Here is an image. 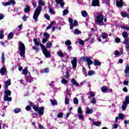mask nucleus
<instances>
[{"label":"nucleus","instance_id":"nucleus-43","mask_svg":"<svg viewBox=\"0 0 129 129\" xmlns=\"http://www.w3.org/2000/svg\"><path fill=\"white\" fill-rule=\"evenodd\" d=\"M53 25H54V22H51L50 25L47 27L46 30H50V28H52V26H53Z\"/></svg>","mask_w":129,"mask_h":129},{"label":"nucleus","instance_id":"nucleus-36","mask_svg":"<svg viewBox=\"0 0 129 129\" xmlns=\"http://www.w3.org/2000/svg\"><path fill=\"white\" fill-rule=\"evenodd\" d=\"M57 55L59 56V57H64V54H63V52H62V51H57Z\"/></svg>","mask_w":129,"mask_h":129},{"label":"nucleus","instance_id":"nucleus-27","mask_svg":"<svg viewBox=\"0 0 129 129\" xmlns=\"http://www.w3.org/2000/svg\"><path fill=\"white\" fill-rule=\"evenodd\" d=\"M49 73V69L45 68L44 69L40 71V73Z\"/></svg>","mask_w":129,"mask_h":129},{"label":"nucleus","instance_id":"nucleus-37","mask_svg":"<svg viewBox=\"0 0 129 129\" xmlns=\"http://www.w3.org/2000/svg\"><path fill=\"white\" fill-rule=\"evenodd\" d=\"M2 5L4 7H7V6H11V3H10V2H3V3H2Z\"/></svg>","mask_w":129,"mask_h":129},{"label":"nucleus","instance_id":"nucleus-16","mask_svg":"<svg viewBox=\"0 0 129 129\" xmlns=\"http://www.w3.org/2000/svg\"><path fill=\"white\" fill-rule=\"evenodd\" d=\"M93 112V110L91 108H90L88 107L86 108V113L87 114H92Z\"/></svg>","mask_w":129,"mask_h":129},{"label":"nucleus","instance_id":"nucleus-23","mask_svg":"<svg viewBox=\"0 0 129 129\" xmlns=\"http://www.w3.org/2000/svg\"><path fill=\"white\" fill-rule=\"evenodd\" d=\"M81 14L84 18H86L88 16V14H87V12L85 11H81Z\"/></svg>","mask_w":129,"mask_h":129},{"label":"nucleus","instance_id":"nucleus-35","mask_svg":"<svg viewBox=\"0 0 129 129\" xmlns=\"http://www.w3.org/2000/svg\"><path fill=\"white\" fill-rule=\"evenodd\" d=\"M115 56H117V57H119V56H120V55H121L122 53H120L119 51H118V50H116L115 51V53H114Z\"/></svg>","mask_w":129,"mask_h":129},{"label":"nucleus","instance_id":"nucleus-24","mask_svg":"<svg viewBox=\"0 0 129 129\" xmlns=\"http://www.w3.org/2000/svg\"><path fill=\"white\" fill-rule=\"evenodd\" d=\"M94 65L95 66H100V65H101V62L98 60H95L94 61Z\"/></svg>","mask_w":129,"mask_h":129},{"label":"nucleus","instance_id":"nucleus-29","mask_svg":"<svg viewBox=\"0 0 129 129\" xmlns=\"http://www.w3.org/2000/svg\"><path fill=\"white\" fill-rule=\"evenodd\" d=\"M21 111H22V110L20 108H16L14 109L15 113H19V112H21Z\"/></svg>","mask_w":129,"mask_h":129},{"label":"nucleus","instance_id":"nucleus-57","mask_svg":"<svg viewBox=\"0 0 129 129\" xmlns=\"http://www.w3.org/2000/svg\"><path fill=\"white\" fill-rule=\"evenodd\" d=\"M46 47L47 48H51V47H52V43H50V42H47L46 43Z\"/></svg>","mask_w":129,"mask_h":129},{"label":"nucleus","instance_id":"nucleus-21","mask_svg":"<svg viewBox=\"0 0 129 129\" xmlns=\"http://www.w3.org/2000/svg\"><path fill=\"white\" fill-rule=\"evenodd\" d=\"M30 6H26L25 9H24V12L26 14H28V13H30Z\"/></svg>","mask_w":129,"mask_h":129},{"label":"nucleus","instance_id":"nucleus-51","mask_svg":"<svg viewBox=\"0 0 129 129\" xmlns=\"http://www.w3.org/2000/svg\"><path fill=\"white\" fill-rule=\"evenodd\" d=\"M128 71H129V66H126L125 69L124 70V72L125 74H127V73H128Z\"/></svg>","mask_w":129,"mask_h":129},{"label":"nucleus","instance_id":"nucleus-55","mask_svg":"<svg viewBox=\"0 0 129 129\" xmlns=\"http://www.w3.org/2000/svg\"><path fill=\"white\" fill-rule=\"evenodd\" d=\"M91 103L93 104H95L96 103V99L95 98H93L91 101Z\"/></svg>","mask_w":129,"mask_h":129},{"label":"nucleus","instance_id":"nucleus-1","mask_svg":"<svg viewBox=\"0 0 129 129\" xmlns=\"http://www.w3.org/2000/svg\"><path fill=\"white\" fill-rule=\"evenodd\" d=\"M45 6V4L42 0L38 1V6L35 9L33 18L35 21V22H38V18H39V16H40V14H41V12H42V7H44Z\"/></svg>","mask_w":129,"mask_h":129},{"label":"nucleus","instance_id":"nucleus-7","mask_svg":"<svg viewBox=\"0 0 129 129\" xmlns=\"http://www.w3.org/2000/svg\"><path fill=\"white\" fill-rule=\"evenodd\" d=\"M40 47L42 49V52L45 55V57L47 58H49L50 57V52L47 50V48H46V47L42 44H40Z\"/></svg>","mask_w":129,"mask_h":129},{"label":"nucleus","instance_id":"nucleus-54","mask_svg":"<svg viewBox=\"0 0 129 129\" xmlns=\"http://www.w3.org/2000/svg\"><path fill=\"white\" fill-rule=\"evenodd\" d=\"M28 16H27L26 15H24L23 17H22V20L23 21V22H27V19H28Z\"/></svg>","mask_w":129,"mask_h":129},{"label":"nucleus","instance_id":"nucleus-5","mask_svg":"<svg viewBox=\"0 0 129 129\" xmlns=\"http://www.w3.org/2000/svg\"><path fill=\"white\" fill-rule=\"evenodd\" d=\"M32 107L35 111H38L39 115H43L44 114V107H38L36 105H33Z\"/></svg>","mask_w":129,"mask_h":129},{"label":"nucleus","instance_id":"nucleus-3","mask_svg":"<svg viewBox=\"0 0 129 129\" xmlns=\"http://www.w3.org/2000/svg\"><path fill=\"white\" fill-rule=\"evenodd\" d=\"M103 20H104V17L102 15H99L97 16L95 19V22L97 25L99 26H103L104 23H103Z\"/></svg>","mask_w":129,"mask_h":129},{"label":"nucleus","instance_id":"nucleus-19","mask_svg":"<svg viewBox=\"0 0 129 129\" xmlns=\"http://www.w3.org/2000/svg\"><path fill=\"white\" fill-rule=\"evenodd\" d=\"M55 3L59 4L60 7H64V2H63V0H55Z\"/></svg>","mask_w":129,"mask_h":129},{"label":"nucleus","instance_id":"nucleus-63","mask_svg":"<svg viewBox=\"0 0 129 129\" xmlns=\"http://www.w3.org/2000/svg\"><path fill=\"white\" fill-rule=\"evenodd\" d=\"M47 41H48L47 38H43L42 40V43H44L45 44V43H46L47 42Z\"/></svg>","mask_w":129,"mask_h":129},{"label":"nucleus","instance_id":"nucleus-38","mask_svg":"<svg viewBox=\"0 0 129 129\" xmlns=\"http://www.w3.org/2000/svg\"><path fill=\"white\" fill-rule=\"evenodd\" d=\"M43 36L45 37V38L48 39L50 37V35L47 33L45 32L43 34Z\"/></svg>","mask_w":129,"mask_h":129},{"label":"nucleus","instance_id":"nucleus-2","mask_svg":"<svg viewBox=\"0 0 129 129\" xmlns=\"http://www.w3.org/2000/svg\"><path fill=\"white\" fill-rule=\"evenodd\" d=\"M18 45H19V51H20V55L21 57H23V58H25V54H26V47H25V44H23L22 41H19L18 42Z\"/></svg>","mask_w":129,"mask_h":129},{"label":"nucleus","instance_id":"nucleus-58","mask_svg":"<svg viewBox=\"0 0 129 129\" xmlns=\"http://www.w3.org/2000/svg\"><path fill=\"white\" fill-rule=\"evenodd\" d=\"M4 38V31L0 30V39Z\"/></svg>","mask_w":129,"mask_h":129},{"label":"nucleus","instance_id":"nucleus-17","mask_svg":"<svg viewBox=\"0 0 129 129\" xmlns=\"http://www.w3.org/2000/svg\"><path fill=\"white\" fill-rule=\"evenodd\" d=\"M26 81H27V82H29V83H31L32 82V81H33V78L32 77V76H31L30 73H29V76L26 77Z\"/></svg>","mask_w":129,"mask_h":129},{"label":"nucleus","instance_id":"nucleus-6","mask_svg":"<svg viewBox=\"0 0 129 129\" xmlns=\"http://www.w3.org/2000/svg\"><path fill=\"white\" fill-rule=\"evenodd\" d=\"M127 104H129V97L128 96H126L125 98V101L123 102V105L121 107V109L122 111H124L126 109V107L127 106Z\"/></svg>","mask_w":129,"mask_h":129},{"label":"nucleus","instance_id":"nucleus-15","mask_svg":"<svg viewBox=\"0 0 129 129\" xmlns=\"http://www.w3.org/2000/svg\"><path fill=\"white\" fill-rule=\"evenodd\" d=\"M11 80H8L7 81L5 82V85H4V88L5 89H8V87L11 85Z\"/></svg>","mask_w":129,"mask_h":129},{"label":"nucleus","instance_id":"nucleus-49","mask_svg":"<svg viewBox=\"0 0 129 129\" xmlns=\"http://www.w3.org/2000/svg\"><path fill=\"white\" fill-rule=\"evenodd\" d=\"M69 11H68V10H64L63 11V12H62V15L63 16H66V15H67L68 14V12Z\"/></svg>","mask_w":129,"mask_h":129},{"label":"nucleus","instance_id":"nucleus-18","mask_svg":"<svg viewBox=\"0 0 129 129\" xmlns=\"http://www.w3.org/2000/svg\"><path fill=\"white\" fill-rule=\"evenodd\" d=\"M78 25V23L76 21H74V23L73 24H70V29L71 30H72L73 29L74 27H76Z\"/></svg>","mask_w":129,"mask_h":129},{"label":"nucleus","instance_id":"nucleus-56","mask_svg":"<svg viewBox=\"0 0 129 129\" xmlns=\"http://www.w3.org/2000/svg\"><path fill=\"white\" fill-rule=\"evenodd\" d=\"M78 113L80 114H82V108L81 107H79L78 109Z\"/></svg>","mask_w":129,"mask_h":129},{"label":"nucleus","instance_id":"nucleus-11","mask_svg":"<svg viewBox=\"0 0 129 129\" xmlns=\"http://www.w3.org/2000/svg\"><path fill=\"white\" fill-rule=\"evenodd\" d=\"M123 44L126 45V51H129V39L128 38H125L124 41L123 42Z\"/></svg>","mask_w":129,"mask_h":129},{"label":"nucleus","instance_id":"nucleus-25","mask_svg":"<svg viewBox=\"0 0 129 129\" xmlns=\"http://www.w3.org/2000/svg\"><path fill=\"white\" fill-rule=\"evenodd\" d=\"M74 35H81V31H80L78 29H76L74 30Z\"/></svg>","mask_w":129,"mask_h":129},{"label":"nucleus","instance_id":"nucleus-20","mask_svg":"<svg viewBox=\"0 0 129 129\" xmlns=\"http://www.w3.org/2000/svg\"><path fill=\"white\" fill-rule=\"evenodd\" d=\"M71 82L72 83L74 84V85H75L76 86H77L78 87V86H79V83H77V82H76V80H75V79L73 78L71 80Z\"/></svg>","mask_w":129,"mask_h":129},{"label":"nucleus","instance_id":"nucleus-22","mask_svg":"<svg viewBox=\"0 0 129 129\" xmlns=\"http://www.w3.org/2000/svg\"><path fill=\"white\" fill-rule=\"evenodd\" d=\"M101 90L102 92H106L107 90H108V88L105 86H104L101 87Z\"/></svg>","mask_w":129,"mask_h":129},{"label":"nucleus","instance_id":"nucleus-41","mask_svg":"<svg viewBox=\"0 0 129 129\" xmlns=\"http://www.w3.org/2000/svg\"><path fill=\"white\" fill-rule=\"evenodd\" d=\"M49 12L51 15H55V11L52 8H49Z\"/></svg>","mask_w":129,"mask_h":129},{"label":"nucleus","instance_id":"nucleus-9","mask_svg":"<svg viewBox=\"0 0 129 129\" xmlns=\"http://www.w3.org/2000/svg\"><path fill=\"white\" fill-rule=\"evenodd\" d=\"M71 60L73 69H76V67H77V58L76 57H72Z\"/></svg>","mask_w":129,"mask_h":129},{"label":"nucleus","instance_id":"nucleus-61","mask_svg":"<svg viewBox=\"0 0 129 129\" xmlns=\"http://www.w3.org/2000/svg\"><path fill=\"white\" fill-rule=\"evenodd\" d=\"M115 41L117 43H119L120 42V38L117 37L115 39Z\"/></svg>","mask_w":129,"mask_h":129},{"label":"nucleus","instance_id":"nucleus-30","mask_svg":"<svg viewBox=\"0 0 129 129\" xmlns=\"http://www.w3.org/2000/svg\"><path fill=\"white\" fill-rule=\"evenodd\" d=\"M65 45L66 46H70L71 45V41L70 40L68 39L66 41L64 42Z\"/></svg>","mask_w":129,"mask_h":129},{"label":"nucleus","instance_id":"nucleus-14","mask_svg":"<svg viewBox=\"0 0 129 129\" xmlns=\"http://www.w3.org/2000/svg\"><path fill=\"white\" fill-rule=\"evenodd\" d=\"M116 5L118 8H120L123 6V2L121 0H117Z\"/></svg>","mask_w":129,"mask_h":129},{"label":"nucleus","instance_id":"nucleus-45","mask_svg":"<svg viewBox=\"0 0 129 129\" xmlns=\"http://www.w3.org/2000/svg\"><path fill=\"white\" fill-rule=\"evenodd\" d=\"M79 119L80 120L84 119V115H83V114H80L79 115Z\"/></svg>","mask_w":129,"mask_h":129},{"label":"nucleus","instance_id":"nucleus-32","mask_svg":"<svg viewBox=\"0 0 129 129\" xmlns=\"http://www.w3.org/2000/svg\"><path fill=\"white\" fill-rule=\"evenodd\" d=\"M118 117L119 119H123L124 118V114L120 113L118 114Z\"/></svg>","mask_w":129,"mask_h":129},{"label":"nucleus","instance_id":"nucleus-64","mask_svg":"<svg viewBox=\"0 0 129 129\" xmlns=\"http://www.w3.org/2000/svg\"><path fill=\"white\" fill-rule=\"evenodd\" d=\"M79 44H80V45H84V41L80 39L79 42Z\"/></svg>","mask_w":129,"mask_h":129},{"label":"nucleus","instance_id":"nucleus-46","mask_svg":"<svg viewBox=\"0 0 129 129\" xmlns=\"http://www.w3.org/2000/svg\"><path fill=\"white\" fill-rule=\"evenodd\" d=\"M121 16H122L123 18H125L126 17H127V14L125 12H121Z\"/></svg>","mask_w":129,"mask_h":129},{"label":"nucleus","instance_id":"nucleus-52","mask_svg":"<svg viewBox=\"0 0 129 129\" xmlns=\"http://www.w3.org/2000/svg\"><path fill=\"white\" fill-rule=\"evenodd\" d=\"M33 50H35V51H36V52H38L40 50V48L36 47V46H33L32 47Z\"/></svg>","mask_w":129,"mask_h":129},{"label":"nucleus","instance_id":"nucleus-62","mask_svg":"<svg viewBox=\"0 0 129 129\" xmlns=\"http://www.w3.org/2000/svg\"><path fill=\"white\" fill-rule=\"evenodd\" d=\"M44 17L45 18V19H46V20H50V16H48V14H45L44 15Z\"/></svg>","mask_w":129,"mask_h":129},{"label":"nucleus","instance_id":"nucleus-13","mask_svg":"<svg viewBox=\"0 0 129 129\" xmlns=\"http://www.w3.org/2000/svg\"><path fill=\"white\" fill-rule=\"evenodd\" d=\"M92 6L93 7H98L99 6V0H93Z\"/></svg>","mask_w":129,"mask_h":129},{"label":"nucleus","instance_id":"nucleus-53","mask_svg":"<svg viewBox=\"0 0 129 129\" xmlns=\"http://www.w3.org/2000/svg\"><path fill=\"white\" fill-rule=\"evenodd\" d=\"M122 35L123 37V38H126V37H127V32L124 31L122 33Z\"/></svg>","mask_w":129,"mask_h":129},{"label":"nucleus","instance_id":"nucleus-39","mask_svg":"<svg viewBox=\"0 0 129 129\" xmlns=\"http://www.w3.org/2000/svg\"><path fill=\"white\" fill-rule=\"evenodd\" d=\"M33 42L35 44L36 46H40V43L38 42V40H37L36 39H34Z\"/></svg>","mask_w":129,"mask_h":129},{"label":"nucleus","instance_id":"nucleus-31","mask_svg":"<svg viewBox=\"0 0 129 129\" xmlns=\"http://www.w3.org/2000/svg\"><path fill=\"white\" fill-rule=\"evenodd\" d=\"M95 74V72L93 71H90L88 72V75L89 76H92V75H94Z\"/></svg>","mask_w":129,"mask_h":129},{"label":"nucleus","instance_id":"nucleus-26","mask_svg":"<svg viewBox=\"0 0 129 129\" xmlns=\"http://www.w3.org/2000/svg\"><path fill=\"white\" fill-rule=\"evenodd\" d=\"M28 73H29V71H28V69L25 68L22 71V74L24 75H28Z\"/></svg>","mask_w":129,"mask_h":129},{"label":"nucleus","instance_id":"nucleus-60","mask_svg":"<svg viewBox=\"0 0 129 129\" xmlns=\"http://www.w3.org/2000/svg\"><path fill=\"white\" fill-rule=\"evenodd\" d=\"M57 117L59 118L63 117V113L60 112L57 114Z\"/></svg>","mask_w":129,"mask_h":129},{"label":"nucleus","instance_id":"nucleus-8","mask_svg":"<svg viewBox=\"0 0 129 129\" xmlns=\"http://www.w3.org/2000/svg\"><path fill=\"white\" fill-rule=\"evenodd\" d=\"M81 61H83V60L84 61H86V62H87L88 63V66H90L91 64L93 63V62L91 60V58L88 56H83L81 57Z\"/></svg>","mask_w":129,"mask_h":129},{"label":"nucleus","instance_id":"nucleus-47","mask_svg":"<svg viewBox=\"0 0 129 129\" xmlns=\"http://www.w3.org/2000/svg\"><path fill=\"white\" fill-rule=\"evenodd\" d=\"M65 104H69V98L66 97L65 98Z\"/></svg>","mask_w":129,"mask_h":129},{"label":"nucleus","instance_id":"nucleus-34","mask_svg":"<svg viewBox=\"0 0 129 129\" xmlns=\"http://www.w3.org/2000/svg\"><path fill=\"white\" fill-rule=\"evenodd\" d=\"M121 29H123V30H126V31H129V27L128 26H125L124 25H122L121 26Z\"/></svg>","mask_w":129,"mask_h":129},{"label":"nucleus","instance_id":"nucleus-48","mask_svg":"<svg viewBox=\"0 0 129 129\" xmlns=\"http://www.w3.org/2000/svg\"><path fill=\"white\" fill-rule=\"evenodd\" d=\"M102 38L103 39H106L107 38V34L106 33H102Z\"/></svg>","mask_w":129,"mask_h":129},{"label":"nucleus","instance_id":"nucleus-33","mask_svg":"<svg viewBox=\"0 0 129 129\" xmlns=\"http://www.w3.org/2000/svg\"><path fill=\"white\" fill-rule=\"evenodd\" d=\"M13 37H14V35L13 33L11 32L8 36V40H11V39H13Z\"/></svg>","mask_w":129,"mask_h":129},{"label":"nucleus","instance_id":"nucleus-10","mask_svg":"<svg viewBox=\"0 0 129 129\" xmlns=\"http://www.w3.org/2000/svg\"><path fill=\"white\" fill-rule=\"evenodd\" d=\"M0 73L2 76L6 75V74L8 73V72H7V68L3 66L0 70Z\"/></svg>","mask_w":129,"mask_h":129},{"label":"nucleus","instance_id":"nucleus-28","mask_svg":"<svg viewBox=\"0 0 129 129\" xmlns=\"http://www.w3.org/2000/svg\"><path fill=\"white\" fill-rule=\"evenodd\" d=\"M51 103L52 105H57L58 103L56 100H50Z\"/></svg>","mask_w":129,"mask_h":129},{"label":"nucleus","instance_id":"nucleus-44","mask_svg":"<svg viewBox=\"0 0 129 129\" xmlns=\"http://www.w3.org/2000/svg\"><path fill=\"white\" fill-rule=\"evenodd\" d=\"M89 94L90 95L88 97V98L89 99H90L91 97H94V96H95V95H94V93H93V92H89Z\"/></svg>","mask_w":129,"mask_h":129},{"label":"nucleus","instance_id":"nucleus-40","mask_svg":"<svg viewBox=\"0 0 129 129\" xmlns=\"http://www.w3.org/2000/svg\"><path fill=\"white\" fill-rule=\"evenodd\" d=\"M73 102L74 104H76V105L78 104V99H77V98H74Z\"/></svg>","mask_w":129,"mask_h":129},{"label":"nucleus","instance_id":"nucleus-42","mask_svg":"<svg viewBox=\"0 0 129 129\" xmlns=\"http://www.w3.org/2000/svg\"><path fill=\"white\" fill-rule=\"evenodd\" d=\"M5 53H3L2 57H1V60L2 61V63H5Z\"/></svg>","mask_w":129,"mask_h":129},{"label":"nucleus","instance_id":"nucleus-59","mask_svg":"<svg viewBox=\"0 0 129 129\" xmlns=\"http://www.w3.org/2000/svg\"><path fill=\"white\" fill-rule=\"evenodd\" d=\"M67 82H68L67 80L65 79H62L61 80V83L62 84H66V83H67Z\"/></svg>","mask_w":129,"mask_h":129},{"label":"nucleus","instance_id":"nucleus-4","mask_svg":"<svg viewBox=\"0 0 129 129\" xmlns=\"http://www.w3.org/2000/svg\"><path fill=\"white\" fill-rule=\"evenodd\" d=\"M5 95L4 96V101H12V97H9L11 96L12 92L9 90H5L4 91Z\"/></svg>","mask_w":129,"mask_h":129},{"label":"nucleus","instance_id":"nucleus-12","mask_svg":"<svg viewBox=\"0 0 129 129\" xmlns=\"http://www.w3.org/2000/svg\"><path fill=\"white\" fill-rule=\"evenodd\" d=\"M89 120H91L93 123V124H94V125H96V126H100V125H101V122L99 121H94V119H91V118H89Z\"/></svg>","mask_w":129,"mask_h":129},{"label":"nucleus","instance_id":"nucleus-50","mask_svg":"<svg viewBox=\"0 0 129 129\" xmlns=\"http://www.w3.org/2000/svg\"><path fill=\"white\" fill-rule=\"evenodd\" d=\"M9 1L8 2V3H10V4H11V5H16V1H15V0H9Z\"/></svg>","mask_w":129,"mask_h":129}]
</instances>
